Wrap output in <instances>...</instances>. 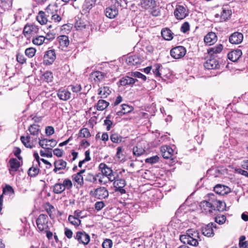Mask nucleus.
Here are the masks:
<instances>
[{"label":"nucleus","mask_w":248,"mask_h":248,"mask_svg":"<svg viewBox=\"0 0 248 248\" xmlns=\"http://www.w3.org/2000/svg\"><path fill=\"white\" fill-rule=\"evenodd\" d=\"M53 192L55 194H61L63 192L65 189L61 183H56L53 186Z\"/></svg>","instance_id":"58836bf2"},{"label":"nucleus","mask_w":248,"mask_h":248,"mask_svg":"<svg viewBox=\"0 0 248 248\" xmlns=\"http://www.w3.org/2000/svg\"><path fill=\"white\" fill-rule=\"evenodd\" d=\"M79 136L82 138H89L91 136L90 132L87 128H82L80 130Z\"/></svg>","instance_id":"37998d69"},{"label":"nucleus","mask_w":248,"mask_h":248,"mask_svg":"<svg viewBox=\"0 0 248 248\" xmlns=\"http://www.w3.org/2000/svg\"><path fill=\"white\" fill-rule=\"evenodd\" d=\"M23 144L24 145L25 147L29 148H32L34 146V143L37 142V141H34V139L32 140H27L23 141V140H21Z\"/></svg>","instance_id":"c03bdc74"},{"label":"nucleus","mask_w":248,"mask_h":248,"mask_svg":"<svg viewBox=\"0 0 248 248\" xmlns=\"http://www.w3.org/2000/svg\"><path fill=\"white\" fill-rule=\"evenodd\" d=\"M135 79L131 77L126 76L122 78L120 80L119 83L121 86L133 85L136 82Z\"/></svg>","instance_id":"a878e982"},{"label":"nucleus","mask_w":248,"mask_h":248,"mask_svg":"<svg viewBox=\"0 0 248 248\" xmlns=\"http://www.w3.org/2000/svg\"><path fill=\"white\" fill-rule=\"evenodd\" d=\"M16 60L19 63L23 64L26 62V59L22 54L17 53L16 55Z\"/></svg>","instance_id":"052dcab7"},{"label":"nucleus","mask_w":248,"mask_h":248,"mask_svg":"<svg viewBox=\"0 0 248 248\" xmlns=\"http://www.w3.org/2000/svg\"><path fill=\"white\" fill-rule=\"evenodd\" d=\"M154 67L155 69H153V73L156 77H160L161 74L160 73L159 70L161 66L158 64H156L154 66Z\"/></svg>","instance_id":"e2e57ef3"},{"label":"nucleus","mask_w":248,"mask_h":248,"mask_svg":"<svg viewBox=\"0 0 248 248\" xmlns=\"http://www.w3.org/2000/svg\"><path fill=\"white\" fill-rule=\"evenodd\" d=\"M186 53V49L183 46H177L170 50L171 56L175 59H180L183 57Z\"/></svg>","instance_id":"423d86ee"},{"label":"nucleus","mask_w":248,"mask_h":248,"mask_svg":"<svg viewBox=\"0 0 248 248\" xmlns=\"http://www.w3.org/2000/svg\"><path fill=\"white\" fill-rule=\"evenodd\" d=\"M57 143L56 140H47V143H45V146L46 147V149H51V148L54 147L56 145Z\"/></svg>","instance_id":"5fc2aeb1"},{"label":"nucleus","mask_w":248,"mask_h":248,"mask_svg":"<svg viewBox=\"0 0 248 248\" xmlns=\"http://www.w3.org/2000/svg\"><path fill=\"white\" fill-rule=\"evenodd\" d=\"M113 5L107 7L105 10V15L109 18H114L118 15V7L122 6L123 2L125 3V0H112Z\"/></svg>","instance_id":"f257e3e1"},{"label":"nucleus","mask_w":248,"mask_h":248,"mask_svg":"<svg viewBox=\"0 0 248 248\" xmlns=\"http://www.w3.org/2000/svg\"><path fill=\"white\" fill-rule=\"evenodd\" d=\"M74 238L79 244L84 245H88L90 241V235L84 231L77 232Z\"/></svg>","instance_id":"20e7f679"},{"label":"nucleus","mask_w":248,"mask_h":248,"mask_svg":"<svg viewBox=\"0 0 248 248\" xmlns=\"http://www.w3.org/2000/svg\"><path fill=\"white\" fill-rule=\"evenodd\" d=\"M66 165V162L62 159L56 160L54 163V169L53 171L57 173L58 170H64L65 169Z\"/></svg>","instance_id":"b1692460"},{"label":"nucleus","mask_w":248,"mask_h":248,"mask_svg":"<svg viewBox=\"0 0 248 248\" xmlns=\"http://www.w3.org/2000/svg\"><path fill=\"white\" fill-rule=\"evenodd\" d=\"M55 59L56 55L54 50L47 51L44 56V62L46 64H52Z\"/></svg>","instance_id":"2eb2a0df"},{"label":"nucleus","mask_w":248,"mask_h":248,"mask_svg":"<svg viewBox=\"0 0 248 248\" xmlns=\"http://www.w3.org/2000/svg\"><path fill=\"white\" fill-rule=\"evenodd\" d=\"M90 77L92 80H93L96 83L101 82L107 78L106 73L99 71L92 72Z\"/></svg>","instance_id":"9d476101"},{"label":"nucleus","mask_w":248,"mask_h":248,"mask_svg":"<svg viewBox=\"0 0 248 248\" xmlns=\"http://www.w3.org/2000/svg\"><path fill=\"white\" fill-rule=\"evenodd\" d=\"M104 206L105 203L103 202H97L95 203V208L98 211L101 210Z\"/></svg>","instance_id":"0e129e2a"},{"label":"nucleus","mask_w":248,"mask_h":248,"mask_svg":"<svg viewBox=\"0 0 248 248\" xmlns=\"http://www.w3.org/2000/svg\"><path fill=\"white\" fill-rule=\"evenodd\" d=\"M242 52L241 50H234L230 52L228 54V59L232 62H235L237 61L241 57Z\"/></svg>","instance_id":"aec40b11"},{"label":"nucleus","mask_w":248,"mask_h":248,"mask_svg":"<svg viewBox=\"0 0 248 248\" xmlns=\"http://www.w3.org/2000/svg\"><path fill=\"white\" fill-rule=\"evenodd\" d=\"M161 35L166 40L170 41L173 38V33L168 28H164L162 30Z\"/></svg>","instance_id":"cd10ccee"},{"label":"nucleus","mask_w":248,"mask_h":248,"mask_svg":"<svg viewBox=\"0 0 248 248\" xmlns=\"http://www.w3.org/2000/svg\"><path fill=\"white\" fill-rule=\"evenodd\" d=\"M131 76L136 78H141L143 81H145L146 80V77L139 72H132Z\"/></svg>","instance_id":"bf43d9fd"},{"label":"nucleus","mask_w":248,"mask_h":248,"mask_svg":"<svg viewBox=\"0 0 248 248\" xmlns=\"http://www.w3.org/2000/svg\"><path fill=\"white\" fill-rule=\"evenodd\" d=\"M110 115H108L106 117V119L104 120V124L107 126L106 129L107 131H109L111 128L112 125H113V122L110 120Z\"/></svg>","instance_id":"79ce46f5"},{"label":"nucleus","mask_w":248,"mask_h":248,"mask_svg":"<svg viewBox=\"0 0 248 248\" xmlns=\"http://www.w3.org/2000/svg\"><path fill=\"white\" fill-rule=\"evenodd\" d=\"M45 80L47 82H50L52 81L53 74L52 73L49 71L46 72L43 75Z\"/></svg>","instance_id":"8fccbe9b"},{"label":"nucleus","mask_w":248,"mask_h":248,"mask_svg":"<svg viewBox=\"0 0 248 248\" xmlns=\"http://www.w3.org/2000/svg\"><path fill=\"white\" fill-rule=\"evenodd\" d=\"M56 8H57V6L55 5H49L46 10V12L48 16L50 15L51 16V19L52 20L55 22H58L61 20L62 18L59 15L55 14L57 12Z\"/></svg>","instance_id":"6e6552de"},{"label":"nucleus","mask_w":248,"mask_h":248,"mask_svg":"<svg viewBox=\"0 0 248 248\" xmlns=\"http://www.w3.org/2000/svg\"><path fill=\"white\" fill-rule=\"evenodd\" d=\"M38 229L40 231L42 232L48 229V217L46 215L41 214L36 220Z\"/></svg>","instance_id":"7ed1b4c3"},{"label":"nucleus","mask_w":248,"mask_h":248,"mask_svg":"<svg viewBox=\"0 0 248 248\" xmlns=\"http://www.w3.org/2000/svg\"><path fill=\"white\" fill-rule=\"evenodd\" d=\"M62 185L64 187V189H70L72 188L73 184L72 181L69 179H65L63 180Z\"/></svg>","instance_id":"864d4df0"},{"label":"nucleus","mask_w":248,"mask_h":248,"mask_svg":"<svg viewBox=\"0 0 248 248\" xmlns=\"http://www.w3.org/2000/svg\"><path fill=\"white\" fill-rule=\"evenodd\" d=\"M243 40V34L238 32L232 33L229 37V42L232 44H239Z\"/></svg>","instance_id":"4468645a"},{"label":"nucleus","mask_w":248,"mask_h":248,"mask_svg":"<svg viewBox=\"0 0 248 248\" xmlns=\"http://www.w3.org/2000/svg\"><path fill=\"white\" fill-rule=\"evenodd\" d=\"M111 134L110 136L111 141L113 143H118L122 141L123 138L118 133L114 132L113 130L111 132Z\"/></svg>","instance_id":"c85d7f7f"},{"label":"nucleus","mask_w":248,"mask_h":248,"mask_svg":"<svg viewBox=\"0 0 248 248\" xmlns=\"http://www.w3.org/2000/svg\"><path fill=\"white\" fill-rule=\"evenodd\" d=\"M218 65V61L216 59H212L206 61L204 64V66L208 69H214L217 68Z\"/></svg>","instance_id":"393cba45"},{"label":"nucleus","mask_w":248,"mask_h":248,"mask_svg":"<svg viewBox=\"0 0 248 248\" xmlns=\"http://www.w3.org/2000/svg\"><path fill=\"white\" fill-rule=\"evenodd\" d=\"M64 234L66 235V236L69 239L71 238L73 236L72 231L70 229L67 228H65Z\"/></svg>","instance_id":"774afa93"},{"label":"nucleus","mask_w":248,"mask_h":248,"mask_svg":"<svg viewBox=\"0 0 248 248\" xmlns=\"http://www.w3.org/2000/svg\"><path fill=\"white\" fill-rule=\"evenodd\" d=\"M174 15L177 20H182L188 16V11L186 7L177 5L174 11Z\"/></svg>","instance_id":"39448f33"},{"label":"nucleus","mask_w":248,"mask_h":248,"mask_svg":"<svg viewBox=\"0 0 248 248\" xmlns=\"http://www.w3.org/2000/svg\"><path fill=\"white\" fill-rule=\"evenodd\" d=\"M110 93L111 91L108 87H103L99 89V94L101 98L107 97Z\"/></svg>","instance_id":"c9c22d12"},{"label":"nucleus","mask_w":248,"mask_h":248,"mask_svg":"<svg viewBox=\"0 0 248 248\" xmlns=\"http://www.w3.org/2000/svg\"><path fill=\"white\" fill-rule=\"evenodd\" d=\"M213 204L215 205V209L214 211L217 210L219 211H223L225 210L226 207V203L221 201H213Z\"/></svg>","instance_id":"c756f323"},{"label":"nucleus","mask_w":248,"mask_h":248,"mask_svg":"<svg viewBox=\"0 0 248 248\" xmlns=\"http://www.w3.org/2000/svg\"><path fill=\"white\" fill-rule=\"evenodd\" d=\"M68 88L70 89L73 93H78L81 90V86L79 84L71 85L68 86Z\"/></svg>","instance_id":"3c124183"},{"label":"nucleus","mask_w":248,"mask_h":248,"mask_svg":"<svg viewBox=\"0 0 248 248\" xmlns=\"http://www.w3.org/2000/svg\"><path fill=\"white\" fill-rule=\"evenodd\" d=\"M39 169L37 167H32L28 170V174L31 177H35L39 172Z\"/></svg>","instance_id":"a19ab883"},{"label":"nucleus","mask_w":248,"mask_h":248,"mask_svg":"<svg viewBox=\"0 0 248 248\" xmlns=\"http://www.w3.org/2000/svg\"><path fill=\"white\" fill-rule=\"evenodd\" d=\"M214 191L217 194L224 195L231 192V189L224 185L218 184L214 187Z\"/></svg>","instance_id":"dca6fc26"},{"label":"nucleus","mask_w":248,"mask_h":248,"mask_svg":"<svg viewBox=\"0 0 248 248\" xmlns=\"http://www.w3.org/2000/svg\"><path fill=\"white\" fill-rule=\"evenodd\" d=\"M10 173L12 174L13 171H16L20 166V162L16 158H11L9 161Z\"/></svg>","instance_id":"412c9836"},{"label":"nucleus","mask_w":248,"mask_h":248,"mask_svg":"<svg viewBox=\"0 0 248 248\" xmlns=\"http://www.w3.org/2000/svg\"><path fill=\"white\" fill-rule=\"evenodd\" d=\"M159 157L157 155L153 156L151 157L147 158L145 159V161L147 163L155 164L158 162Z\"/></svg>","instance_id":"603ef678"},{"label":"nucleus","mask_w":248,"mask_h":248,"mask_svg":"<svg viewBox=\"0 0 248 248\" xmlns=\"http://www.w3.org/2000/svg\"><path fill=\"white\" fill-rule=\"evenodd\" d=\"M198 234L199 233L197 232L194 231L192 230H188L187 231L186 234L190 237L197 239V237H199Z\"/></svg>","instance_id":"13d9d810"},{"label":"nucleus","mask_w":248,"mask_h":248,"mask_svg":"<svg viewBox=\"0 0 248 248\" xmlns=\"http://www.w3.org/2000/svg\"><path fill=\"white\" fill-rule=\"evenodd\" d=\"M113 182L116 192H119L121 194L126 193L125 190L123 188L126 186V181L124 179L119 178L118 176Z\"/></svg>","instance_id":"0eeeda50"},{"label":"nucleus","mask_w":248,"mask_h":248,"mask_svg":"<svg viewBox=\"0 0 248 248\" xmlns=\"http://www.w3.org/2000/svg\"><path fill=\"white\" fill-rule=\"evenodd\" d=\"M190 26L187 22H185L181 27V31L184 33L186 32L189 30Z\"/></svg>","instance_id":"680f3d73"},{"label":"nucleus","mask_w":248,"mask_h":248,"mask_svg":"<svg viewBox=\"0 0 248 248\" xmlns=\"http://www.w3.org/2000/svg\"><path fill=\"white\" fill-rule=\"evenodd\" d=\"M180 240L184 244H187L193 246H197L199 244L197 239L190 237L186 234L180 235Z\"/></svg>","instance_id":"ddd939ff"},{"label":"nucleus","mask_w":248,"mask_h":248,"mask_svg":"<svg viewBox=\"0 0 248 248\" xmlns=\"http://www.w3.org/2000/svg\"><path fill=\"white\" fill-rule=\"evenodd\" d=\"M109 193L107 189L101 186L94 190V196L98 199H104L108 197Z\"/></svg>","instance_id":"1a4fd4ad"},{"label":"nucleus","mask_w":248,"mask_h":248,"mask_svg":"<svg viewBox=\"0 0 248 248\" xmlns=\"http://www.w3.org/2000/svg\"><path fill=\"white\" fill-rule=\"evenodd\" d=\"M109 103L104 100H99L97 104L96 108L98 110H103L107 108Z\"/></svg>","instance_id":"e433bc0d"},{"label":"nucleus","mask_w":248,"mask_h":248,"mask_svg":"<svg viewBox=\"0 0 248 248\" xmlns=\"http://www.w3.org/2000/svg\"><path fill=\"white\" fill-rule=\"evenodd\" d=\"M37 30L38 29L35 26L27 24L24 28L23 33L26 37H28L32 33L36 32Z\"/></svg>","instance_id":"4be33fe9"},{"label":"nucleus","mask_w":248,"mask_h":248,"mask_svg":"<svg viewBox=\"0 0 248 248\" xmlns=\"http://www.w3.org/2000/svg\"><path fill=\"white\" fill-rule=\"evenodd\" d=\"M133 154L136 156H140L145 153V150L142 148L134 147L133 150Z\"/></svg>","instance_id":"09e8293b"},{"label":"nucleus","mask_w":248,"mask_h":248,"mask_svg":"<svg viewBox=\"0 0 248 248\" xmlns=\"http://www.w3.org/2000/svg\"><path fill=\"white\" fill-rule=\"evenodd\" d=\"M162 156L166 159L170 158L173 154V149L168 146H163L160 148Z\"/></svg>","instance_id":"a211bd4d"},{"label":"nucleus","mask_w":248,"mask_h":248,"mask_svg":"<svg viewBox=\"0 0 248 248\" xmlns=\"http://www.w3.org/2000/svg\"><path fill=\"white\" fill-rule=\"evenodd\" d=\"M232 14V12L229 10L223 9L221 15V18L224 20H226L230 17Z\"/></svg>","instance_id":"de8ad7c7"},{"label":"nucleus","mask_w":248,"mask_h":248,"mask_svg":"<svg viewBox=\"0 0 248 248\" xmlns=\"http://www.w3.org/2000/svg\"><path fill=\"white\" fill-rule=\"evenodd\" d=\"M30 134L34 137V141H37L38 137L41 131L40 126L36 124L31 125L28 128Z\"/></svg>","instance_id":"f3484780"},{"label":"nucleus","mask_w":248,"mask_h":248,"mask_svg":"<svg viewBox=\"0 0 248 248\" xmlns=\"http://www.w3.org/2000/svg\"><path fill=\"white\" fill-rule=\"evenodd\" d=\"M85 170H82L78 172L74 177V180L80 186L83 185V178L82 174L85 172Z\"/></svg>","instance_id":"f704fd0d"},{"label":"nucleus","mask_w":248,"mask_h":248,"mask_svg":"<svg viewBox=\"0 0 248 248\" xmlns=\"http://www.w3.org/2000/svg\"><path fill=\"white\" fill-rule=\"evenodd\" d=\"M46 16H47V14L46 12L40 11L36 17V19L41 25H44L48 21Z\"/></svg>","instance_id":"bb28decb"},{"label":"nucleus","mask_w":248,"mask_h":248,"mask_svg":"<svg viewBox=\"0 0 248 248\" xmlns=\"http://www.w3.org/2000/svg\"><path fill=\"white\" fill-rule=\"evenodd\" d=\"M86 180L88 181L94 183L97 180V178L93 174L89 173L87 176Z\"/></svg>","instance_id":"69168bd1"},{"label":"nucleus","mask_w":248,"mask_h":248,"mask_svg":"<svg viewBox=\"0 0 248 248\" xmlns=\"http://www.w3.org/2000/svg\"><path fill=\"white\" fill-rule=\"evenodd\" d=\"M99 168L102 172L101 175L107 177L109 182H113L118 176V174L116 172H114L110 168L108 167L105 163H102L100 164Z\"/></svg>","instance_id":"f03ea898"},{"label":"nucleus","mask_w":248,"mask_h":248,"mask_svg":"<svg viewBox=\"0 0 248 248\" xmlns=\"http://www.w3.org/2000/svg\"><path fill=\"white\" fill-rule=\"evenodd\" d=\"M200 206L202 212H204L205 214L212 213L213 211H214L213 209H215V205L213 204V202L211 203L206 201L202 202Z\"/></svg>","instance_id":"9b49d317"},{"label":"nucleus","mask_w":248,"mask_h":248,"mask_svg":"<svg viewBox=\"0 0 248 248\" xmlns=\"http://www.w3.org/2000/svg\"><path fill=\"white\" fill-rule=\"evenodd\" d=\"M45 37L43 36H38L32 39V42L34 45L40 46L46 42Z\"/></svg>","instance_id":"4c0bfd02"},{"label":"nucleus","mask_w":248,"mask_h":248,"mask_svg":"<svg viewBox=\"0 0 248 248\" xmlns=\"http://www.w3.org/2000/svg\"><path fill=\"white\" fill-rule=\"evenodd\" d=\"M213 228H216V225L213 223H210L202 229V234L207 237H212L214 235Z\"/></svg>","instance_id":"f8f14e48"},{"label":"nucleus","mask_w":248,"mask_h":248,"mask_svg":"<svg viewBox=\"0 0 248 248\" xmlns=\"http://www.w3.org/2000/svg\"><path fill=\"white\" fill-rule=\"evenodd\" d=\"M68 220L72 224L75 226H78L81 223L80 220L75 216L70 215L68 217Z\"/></svg>","instance_id":"ea45409f"},{"label":"nucleus","mask_w":248,"mask_h":248,"mask_svg":"<svg viewBox=\"0 0 248 248\" xmlns=\"http://www.w3.org/2000/svg\"><path fill=\"white\" fill-rule=\"evenodd\" d=\"M133 107L126 104L122 105V109L117 112V115L122 116L124 114L130 112L133 110Z\"/></svg>","instance_id":"7c9ffc66"},{"label":"nucleus","mask_w":248,"mask_h":248,"mask_svg":"<svg viewBox=\"0 0 248 248\" xmlns=\"http://www.w3.org/2000/svg\"><path fill=\"white\" fill-rule=\"evenodd\" d=\"M113 245L112 241L111 239H106L102 243L103 248H111Z\"/></svg>","instance_id":"6e6d98bb"},{"label":"nucleus","mask_w":248,"mask_h":248,"mask_svg":"<svg viewBox=\"0 0 248 248\" xmlns=\"http://www.w3.org/2000/svg\"><path fill=\"white\" fill-rule=\"evenodd\" d=\"M54 133V129L52 126H47L46 128V133L48 136L52 135Z\"/></svg>","instance_id":"338daca9"},{"label":"nucleus","mask_w":248,"mask_h":248,"mask_svg":"<svg viewBox=\"0 0 248 248\" xmlns=\"http://www.w3.org/2000/svg\"><path fill=\"white\" fill-rule=\"evenodd\" d=\"M60 45L62 47H67L69 44V40L66 35H60L58 37Z\"/></svg>","instance_id":"2f4dec72"},{"label":"nucleus","mask_w":248,"mask_h":248,"mask_svg":"<svg viewBox=\"0 0 248 248\" xmlns=\"http://www.w3.org/2000/svg\"><path fill=\"white\" fill-rule=\"evenodd\" d=\"M2 192L3 194H9V195H12L14 194V189L9 185L6 186L3 188Z\"/></svg>","instance_id":"a18cd8bd"},{"label":"nucleus","mask_w":248,"mask_h":248,"mask_svg":"<svg viewBox=\"0 0 248 248\" xmlns=\"http://www.w3.org/2000/svg\"><path fill=\"white\" fill-rule=\"evenodd\" d=\"M71 93L64 89H60L57 92V96L59 98L63 101H67L71 97Z\"/></svg>","instance_id":"6ab92c4d"},{"label":"nucleus","mask_w":248,"mask_h":248,"mask_svg":"<svg viewBox=\"0 0 248 248\" xmlns=\"http://www.w3.org/2000/svg\"><path fill=\"white\" fill-rule=\"evenodd\" d=\"M126 63L129 65H136L140 63V60L136 56H129L126 59Z\"/></svg>","instance_id":"473e14b6"},{"label":"nucleus","mask_w":248,"mask_h":248,"mask_svg":"<svg viewBox=\"0 0 248 248\" xmlns=\"http://www.w3.org/2000/svg\"><path fill=\"white\" fill-rule=\"evenodd\" d=\"M226 219V217L224 215L217 216L215 217V221L219 224H223L225 223Z\"/></svg>","instance_id":"4d7b16f0"},{"label":"nucleus","mask_w":248,"mask_h":248,"mask_svg":"<svg viewBox=\"0 0 248 248\" xmlns=\"http://www.w3.org/2000/svg\"><path fill=\"white\" fill-rule=\"evenodd\" d=\"M36 53V49L33 47L28 48L25 50V53L29 58L33 57Z\"/></svg>","instance_id":"49530a36"},{"label":"nucleus","mask_w":248,"mask_h":248,"mask_svg":"<svg viewBox=\"0 0 248 248\" xmlns=\"http://www.w3.org/2000/svg\"><path fill=\"white\" fill-rule=\"evenodd\" d=\"M222 49L223 46L221 44H218L209 48L208 49V53L212 55L220 53L222 50Z\"/></svg>","instance_id":"72a5a7b5"},{"label":"nucleus","mask_w":248,"mask_h":248,"mask_svg":"<svg viewBox=\"0 0 248 248\" xmlns=\"http://www.w3.org/2000/svg\"><path fill=\"white\" fill-rule=\"evenodd\" d=\"M204 42L206 44L211 45L217 41V37L215 33L213 32H209L204 38Z\"/></svg>","instance_id":"5701e85b"}]
</instances>
